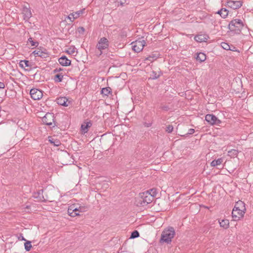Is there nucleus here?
Segmentation results:
<instances>
[{
    "label": "nucleus",
    "instance_id": "36",
    "mask_svg": "<svg viewBox=\"0 0 253 253\" xmlns=\"http://www.w3.org/2000/svg\"><path fill=\"white\" fill-rule=\"evenodd\" d=\"M76 49L74 47L73 48H69V49L67 51V52L70 54H74L75 53L77 52Z\"/></svg>",
    "mask_w": 253,
    "mask_h": 253
},
{
    "label": "nucleus",
    "instance_id": "51",
    "mask_svg": "<svg viewBox=\"0 0 253 253\" xmlns=\"http://www.w3.org/2000/svg\"><path fill=\"white\" fill-rule=\"evenodd\" d=\"M223 112V111H222V113ZM222 115L224 116V117H226V116L225 115V114H223L222 113ZM228 117V115L227 116V117Z\"/></svg>",
    "mask_w": 253,
    "mask_h": 253
},
{
    "label": "nucleus",
    "instance_id": "8",
    "mask_svg": "<svg viewBox=\"0 0 253 253\" xmlns=\"http://www.w3.org/2000/svg\"><path fill=\"white\" fill-rule=\"evenodd\" d=\"M205 120L211 125H218L221 122L214 115L212 114H207L205 117Z\"/></svg>",
    "mask_w": 253,
    "mask_h": 253
},
{
    "label": "nucleus",
    "instance_id": "25",
    "mask_svg": "<svg viewBox=\"0 0 253 253\" xmlns=\"http://www.w3.org/2000/svg\"><path fill=\"white\" fill-rule=\"evenodd\" d=\"M63 79V75L62 73L61 74H57L56 75H55L54 77V81L56 83H59L62 81Z\"/></svg>",
    "mask_w": 253,
    "mask_h": 253
},
{
    "label": "nucleus",
    "instance_id": "50",
    "mask_svg": "<svg viewBox=\"0 0 253 253\" xmlns=\"http://www.w3.org/2000/svg\"><path fill=\"white\" fill-rule=\"evenodd\" d=\"M218 222L219 223V225H220V226L221 227V224H222V223L220 221V219L218 220Z\"/></svg>",
    "mask_w": 253,
    "mask_h": 253
},
{
    "label": "nucleus",
    "instance_id": "7",
    "mask_svg": "<svg viewBox=\"0 0 253 253\" xmlns=\"http://www.w3.org/2000/svg\"><path fill=\"white\" fill-rule=\"evenodd\" d=\"M30 93L31 98L35 100H39L43 95L42 91L37 88L31 89Z\"/></svg>",
    "mask_w": 253,
    "mask_h": 253
},
{
    "label": "nucleus",
    "instance_id": "28",
    "mask_svg": "<svg viewBox=\"0 0 253 253\" xmlns=\"http://www.w3.org/2000/svg\"><path fill=\"white\" fill-rule=\"evenodd\" d=\"M49 141L55 146H58L61 144V142L59 140L55 139L51 137H49Z\"/></svg>",
    "mask_w": 253,
    "mask_h": 253
},
{
    "label": "nucleus",
    "instance_id": "43",
    "mask_svg": "<svg viewBox=\"0 0 253 253\" xmlns=\"http://www.w3.org/2000/svg\"><path fill=\"white\" fill-rule=\"evenodd\" d=\"M117 1L121 5H124V4L126 2V0H117Z\"/></svg>",
    "mask_w": 253,
    "mask_h": 253
},
{
    "label": "nucleus",
    "instance_id": "30",
    "mask_svg": "<svg viewBox=\"0 0 253 253\" xmlns=\"http://www.w3.org/2000/svg\"><path fill=\"white\" fill-rule=\"evenodd\" d=\"M43 191L42 189L39 190L36 193H35V197L39 198L40 200H42L43 199L44 200L42 195Z\"/></svg>",
    "mask_w": 253,
    "mask_h": 253
},
{
    "label": "nucleus",
    "instance_id": "42",
    "mask_svg": "<svg viewBox=\"0 0 253 253\" xmlns=\"http://www.w3.org/2000/svg\"><path fill=\"white\" fill-rule=\"evenodd\" d=\"M74 206H70V207L68 209V213L69 214V215L70 216H71V215H72V214H70V212H72L73 211V210L74 209Z\"/></svg>",
    "mask_w": 253,
    "mask_h": 253
},
{
    "label": "nucleus",
    "instance_id": "21",
    "mask_svg": "<svg viewBox=\"0 0 253 253\" xmlns=\"http://www.w3.org/2000/svg\"><path fill=\"white\" fill-rule=\"evenodd\" d=\"M232 217L234 218V220H238L241 218L243 217L244 215L240 214L239 212H237V211L235 209H233L232 212Z\"/></svg>",
    "mask_w": 253,
    "mask_h": 253
},
{
    "label": "nucleus",
    "instance_id": "10",
    "mask_svg": "<svg viewBox=\"0 0 253 253\" xmlns=\"http://www.w3.org/2000/svg\"><path fill=\"white\" fill-rule=\"evenodd\" d=\"M88 207L87 206H80L79 208H74L73 210V211L72 212H70V214H72L71 216L75 217L77 215H79V213L77 212V211L84 212L86 211Z\"/></svg>",
    "mask_w": 253,
    "mask_h": 253
},
{
    "label": "nucleus",
    "instance_id": "33",
    "mask_svg": "<svg viewBox=\"0 0 253 253\" xmlns=\"http://www.w3.org/2000/svg\"><path fill=\"white\" fill-rule=\"evenodd\" d=\"M229 226V221L228 219H222V228L227 229Z\"/></svg>",
    "mask_w": 253,
    "mask_h": 253
},
{
    "label": "nucleus",
    "instance_id": "15",
    "mask_svg": "<svg viewBox=\"0 0 253 253\" xmlns=\"http://www.w3.org/2000/svg\"><path fill=\"white\" fill-rule=\"evenodd\" d=\"M59 63L63 66H68L71 64V60H69L66 56L63 55L58 59Z\"/></svg>",
    "mask_w": 253,
    "mask_h": 253
},
{
    "label": "nucleus",
    "instance_id": "22",
    "mask_svg": "<svg viewBox=\"0 0 253 253\" xmlns=\"http://www.w3.org/2000/svg\"><path fill=\"white\" fill-rule=\"evenodd\" d=\"M196 58L197 61H199L200 62H202L206 59V56L204 53H197Z\"/></svg>",
    "mask_w": 253,
    "mask_h": 253
},
{
    "label": "nucleus",
    "instance_id": "48",
    "mask_svg": "<svg viewBox=\"0 0 253 253\" xmlns=\"http://www.w3.org/2000/svg\"><path fill=\"white\" fill-rule=\"evenodd\" d=\"M68 19H69L71 21H73V17L71 16V14L68 16Z\"/></svg>",
    "mask_w": 253,
    "mask_h": 253
},
{
    "label": "nucleus",
    "instance_id": "19",
    "mask_svg": "<svg viewBox=\"0 0 253 253\" xmlns=\"http://www.w3.org/2000/svg\"><path fill=\"white\" fill-rule=\"evenodd\" d=\"M208 38V36L207 35L201 34L196 35L194 39L197 42H206Z\"/></svg>",
    "mask_w": 253,
    "mask_h": 253
},
{
    "label": "nucleus",
    "instance_id": "23",
    "mask_svg": "<svg viewBox=\"0 0 253 253\" xmlns=\"http://www.w3.org/2000/svg\"><path fill=\"white\" fill-rule=\"evenodd\" d=\"M101 93L103 95L108 96L109 94H112V89L109 87H104L102 89Z\"/></svg>",
    "mask_w": 253,
    "mask_h": 253
},
{
    "label": "nucleus",
    "instance_id": "32",
    "mask_svg": "<svg viewBox=\"0 0 253 253\" xmlns=\"http://www.w3.org/2000/svg\"><path fill=\"white\" fill-rule=\"evenodd\" d=\"M146 192H148V193L150 194V195H151L153 196V199L154 200V198L155 196H156L157 194V190L155 188L151 189L149 190H147Z\"/></svg>",
    "mask_w": 253,
    "mask_h": 253
},
{
    "label": "nucleus",
    "instance_id": "24",
    "mask_svg": "<svg viewBox=\"0 0 253 253\" xmlns=\"http://www.w3.org/2000/svg\"><path fill=\"white\" fill-rule=\"evenodd\" d=\"M84 10V9H83L82 10H80L76 12H73L72 13H71V16L73 17V19L74 20L79 17L81 14L83 13Z\"/></svg>",
    "mask_w": 253,
    "mask_h": 253
},
{
    "label": "nucleus",
    "instance_id": "47",
    "mask_svg": "<svg viewBox=\"0 0 253 253\" xmlns=\"http://www.w3.org/2000/svg\"><path fill=\"white\" fill-rule=\"evenodd\" d=\"M216 14H218L221 16V8L218 10V11L216 13Z\"/></svg>",
    "mask_w": 253,
    "mask_h": 253
},
{
    "label": "nucleus",
    "instance_id": "6",
    "mask_svg": "<svg viewBox=\"0 0 253 253\" xmlns=\"http://www.w3.org/2000/svg\"><path fill=\"white\" fill-rule=\"evenodd\" d=\"M132 45L133 50L136 52H139L142 50L144 46L145 45L146 42L144 40H137L133 42Z\"/></svg>",
    "mask_w": 253,
    "mask_h": 253
},
{
    "label": "nucleus",
    "instance_id": "52",
    "mask_svg": "<svg viewBox=\"0 0 253 253\" xmlns=\"http://www.w3.org/2000/svg\"><path fill=\"white\" fill-rule=\"evenodd\" d=\"M151 126V124H149L147 125H146L147 126Z\"/></svg>",
    "mask_w": 253,
    "mask_h": 253
},
{
    "label": "nucleus",
    "instance_id": "12",
    "mask_svg": "<svg viewBox=\"0 0 253 253\" xmlns=\"http://www.w3.org/2000/svg\"><path fill=\"white\" fill-rule=\"evenodd\" d=\"M32 53L36 56H39L42 58H46L48 57V54L45 49L42 50L41 49H38L37 50L34 51Z\"/></svg>",
    "mask_w": 253,
    "mask_h": 253
},
{
    "label": "nucleus",
    "instance_id": "13",
    "mask_svg": "<svg viewBox=\"0 0 253 253\" xmlns=\"http://www.w3.org/2000/svg\"><path fill=\"white\" fill-rule=\"evenodd\" d=\"M227 5L228 7L232 8L233 9H236L239 8L242 5V3L241 1H228Z\"/></svg>",
    "mask_w": 253,
    "mask_h": 253
},
{
    "label": "nucleus",
    "instance_id": "39",
    "mask_svg": "<svg viewBox=\"0 0 253 253\" xmlns=\"http://www.w3.org/2000/svg\"><path fill=\"white\" fill-rule=\"evenodd\" d=\"M85 29L83 27H80L78 28L77 31L81 35H83Z\"/></svg>",
    "mask_w": 253,
    "mask_h": 253
},
{
    "label": "nucleus",
    "instance_id": "20",
    "mask_svg": "<svg viewBox=\"0 0 253 253\" xmlns=\"http://www.w3.org/2000/svg\"><path fill=\"white\" fill-rule=\"evenodd\" d=\"M159 56L160 54L159 53H152L151 55L145 58V61H149L151 62H152L156 60L159 57Z\"/></svg>",
    "mask_w": 253,
    "mask_h": 253
},
{
    "label": "nucleus",
    "instance_id": "45",
    "mask_svg": "<svg viewBox=\"0 0 253 253\" xmlns=\"http://www.w3.org/2000/svg\"><path fill=\"white\" fill-rule=\"evenodd\" d=\"M237 211V212H239L240 214H242L243 215H244V214L245 213L246 211H244L243 212L240 211V209H236Z\"/></svg>",
    "mask_w": 253,
    "mask_h": 253
},
{
    "label": "nucleus",
    "instance_id": "2",
    "mask_svg": "<svg viewBox=\"0 0 253 253\" xmlns=\"http://www.w3.org/2000/svg\"><path fill=\"white\" fill-rule=\"evenodd\" d=\"M153 196L148 192L140 193L137 198V206L144 207L153 201Z\"/></svg>",
    "mask_w": 253,
    "mask_h": 253
},
{
    "label": "nucleus",
    "instance_id": "53",
    "mask_svg": "<svg viewBox=\"0 0 253 253\" xmlns=\"http://www.w3.org/2000/svg\"><path fill=\"white\" fill-rule=\"evenodd\" d=\"M226 163H225L224 165L222 166V169H224V167L225 166Z\"/></svg>",
    "mask_w": 253,
    "mask_h": 253
},
{
    "label": "nucleus",
    "instance_id": "4",
    "mask_svg": "<svg viewBox=\"0 0 253 253\" xmlns=\"http://www.w3.org/2000/svg\"><path fill=\"white\" fill-rule=\"evenodd\" d=\"M54 119L55 117L52 113H47L42 117V122L43 124L48 126H51L53 123L54 126H54L56 125Z\"/></svg>",
    "mask_w": 253,
    "mask_h": 253
},
{
    "label": "nucleus",
    "instance_id": "16",
    "mask_svg": "<svg viewBox=\"0 0 253 253\" xmlns=\"http://www.w3.org/2000/svg\"><path fill=\"white\" fill-rule=\"evenodd\" d=\"M92 126V123L90 121L84 122V124H82L81 126V130L82 133L85 134L88 130V128Z\"/></svg>",
    "mask_w": 253,
    "mask_h": 253
},
{
    "label": "nucleus",
    "instance_id": "49",
    "mask_svg": "<svg viewBox=\"0 0 253 253\" xmlns=\"http://www.w3.org/2000/svg\"><path fill=\"white\" fill-rule=\"evenodd\" d=\"M20 236L21 237L22 240L26 241V239L24 238V237L22 235V234H21Z\"/></svg>",
    "mask_w": 253,
    "mask_h": 253
},
{
    "label": "nucleus",
    "instance_id": "37",
    "mask_svg": "<svg viewBox=\"0 0 253 253\" xmlns=\"http://www.w3.org/2000/svg\"><path fill=\"white\" fill-rule=\"evenodd\" d=\"M222 12H225L222 13V18H225L228 14V10L226 8H222Z\"/></svg>",
    "mask_w": 253,
    "mask_h": 253
},
{
    "label": "nucleus",
    "instance_id": "17",
    "mask_svg": "<svg viewBox=\"0 0 253 253\" xmlns=\"http://www.w3.org/2000/svg\"><path fill=\"white\" fill-rule=\"evenodd\" d=\"M222 49H224L226 50H231L233 51H238V50L236 47L233 46V45H229L228 43L222 42Z\"/></svg>",
    "mask_w": 253,
    "mask_h": 253
},
{
    "label": "nucleus",
    "instance_id": "26",
    "mask_svg": "<svg viewBox=\"0 0 253 253\" xmlns=\"http://www.w3.org/2000/svg\"><path fill=\"white\" fill-rule=\"evenodd\" d=\"M220 164H221V158H218L217 160H213L211 163V166L213 167L219 166Z\"/></svg>",
    "mask_w": 253,
    "mask_h": 253
},
{
    "label": "nucleus",
    "instance_id": "3",
    "mask_svg": "<svg viewBox=\"0 0 253 253\" xmlns=\"http://www.w3.org/2000/svg\"><path fill=\"white\" fill-rule=\"evenodd\" d=\"M244 27V24L240 19H234L231 20L228 24V28L231 32L235 34H239Z\"/></svg>",
    "mask_w": 253,
    "mask_h": 253
},
{
    "label": "nucleus",
    "instance_id": "41",
    "mask_svg": "<svg viewBox=\"0 0 253 253\" xmlns=\"http://www.w3.org/2000/svg\"><path fill=\"white\" fill-rule=\"evenodd\" d=\"M195 132V130L193 128H190L188 130V132L185 134L187 136L189 134H192Z\"/></svg>",
    "mask_w": 253,
    "mask_h": 253
},
{
    "label": "nucleus",
    "instance_id": "1",
    "mask_svg": "<svg viewBox=\"0 0 253 253\" xmlns=\"http://www.w3.org/2000/svg\"><path fill=\"white\" fill-rule=\"evenodd\" d=\"M175 234V232L173 227H169L162 232L160 243L170 244L171 242V239L174 237Z\"/></svg>",
    "mask_w": 253,
    "mask_h": 253
},
{
    "label": "nucleus",
    "instance_id": "40",
    "mask_svg": "<svg viewBox=\"0 0 253 253\" xmlns=\"http://www.w3.org/2000/svg\"><path fill=\"white\" fill-rule=\"evenodd\" d=\"M160 108L164 111H168L169 110V107L168 105H163L160 107Z\"/></svg>",
    "mask_w": 253,
    "mask_h": 253
},
{
    "label": "nucleus",
    "instance_id": "31",
    "mask_svg": "<svg viewBox=\"0 0 253 253\" xmlns=\"http://www.w3.org/2000/svg\"><path fill=\"white\" fill-rule=\"evenodd\" d=\"M24 247L26 251H29L32 247L31 242L29 241H26L24 244Z\"/></svg>",
    "mask_w": 253,
    "mask_h": 253
},
{
    "label": "nucleus",
    "instance_id": "14",
    "mask_svg": "<svg viewBox=\"0 0 253 253\" xmlns=\"http://www.w3.org/2000/svg\"><path fill=\"white\" fill-rule=\"evenodd\" d=\"M56 102L58 104L64 106H68L70 103L68 99L65 97H60L56 99Z\"/></svg>",
    "mask_w": 253,
    "mask_h": 253
},
{
    "label": "nucleus",
    "instance_id": "44",
    "mask_svg": "<svg viewBox=\"0 0 253 253\" xmlns=\"http://www.w3.org/2000/svg\"><path fill=\"white\" fill-rule=\"evenodd\" d=\"M63 70V69L61 68H56L54 70H53V73H56V72H60V71H61Z\"/></svg>",
    "mask_w": 253,
    "mask_h": 253
},
{
    "label": "nucleus",
    "instance_id": "18",
    "mask_svg": "<svg viewBox=\"0 0 253 253\" xmlns=\"http://www.w3.org/2000/svg\"><path fill=\"white\" fill-rule=\"evenodd\" d=\"M234 208L235 209H239L243 212L246 211L245 204L240 200L236 203Z\"/></svg>",
    "mask_w": 253,
    "mask_h": 253
},
{
    "label": "nucleus",
    "instance_id": "11",
    "mask_svg": "<svg viewBox=\"0 0 253 253\" xmlns=\"http://www.w3.org/2000/svg\"><path fill=\"white\" fill-rule=\"evenodd\" d=\"M19 66L26 70H30L32 67V63L28 60H21L19 63Z\"/></svg>",
    "mask_w": 253,
    "mask_h": 253
},
{
    "label": "nucleus",
    "instance_id": "5",
    "mask_svg": "<svg viewBox=\"0 0 253 253\" xmlns=\"http://www.w3.org/2000/svg\"><path fill=\"white\" fill-rule=\"evenodd\" d=\"M108 46L109 41L104 37L101 38L96 45V47L100 51V54L102 53V50L107 48Z\"/></svg>",
    "mask_w": 253,
    "mask_h": 253
},
{
    "label": "nucleus",
    "instance_id": "46",
    "mask_svg": "<svg viewBox=\"0 0 253 253\" xmlns=\"http://www.w3.org/2000/svg\"><path fill=\"white\" fill-rule=\"evenodd\" d=\"M5 87L4 84L2 82H0V89L4 88Z\"/></svg>",
    "mask_w": 253,
    "mask_h": 253
},
{
    "label": "nucleus",
    "instance_id": "29",
    "mask_svg": "<svg viewBox=\"0 0 253 253\" xmlns=\"http://www.w3.org/2000/svg\"><path fill=\"white\" fill-rule=\"evenodd\" d=\"M238 151L235 149H232L228 151V155L231 157H235L237 156Z\"/></svg>",
    "mask_w": 253,
    "mask_h": 253
},
{
    "label": "nucleus",
    "instance_id": "34",
    "mask_svg": "<svg viewBox=\"0 0 253 253\" xmlns=\"http://www.w3.org/2000/svg\"><path fill=\"white\" fill-rule=\"evenodd\" d=\"M139 237V233L137 230H134L132 232L130 238L134 239Z\"/></svg>",
    "mask_w": 253,
    "mask_h": 253
},
{
    "label": "nucleus",
    "instance_id": "9",
    "mask_svg": "<svg viewBox=\"0 0 253 253\" xmlns=\"http://www.w3.org/2000/svg\"><path fill=\"white\" fill-rule=\"evenodd\" d=\"M22 14L23 15L24 20L25 21H28L32 17V12L29 7L26 5L23 6L22 8Z\"/></svg>",
    "mask_w": 253,
    "mask_h": 253
},
{
    "label": "nucleus",
    "instance_id": "38",
    "mask_svg": "<svg viewBox=\"0 0 253 253\" xmlns=\"http://www.w3.org/2000/svg\"><path fill=\"white\" fill-rule=\"evenodd\" d=\"M173 129V127L172 125H169L167 126L166 131L168 133H171Z\"/></svg>",
    "mask_w": 253,
    "mask_h": 253
},
{
    "label": "nucleus",
    "instance_id": "27",
    "mask_svg": "<svg viewBox=\"0 0 253 253\" xmlns=\"http://www.w3.org/2000/svg\"><path fill=\"white\" fill-rule=\"evenodd\" d=\"M27 42L28 44H30L31 46L37 47L39 45V42L37 41H33L31 37L28 39Z\"/></svg>",
    "mask_w": 253,
    "mask_h": 253
},
{
    "label": "nucleus",
    "instance_id": "35",
    "mask_svg": "<svg viewBox=\"0 0 253 253\" xmlns=\"http://www.w3.org/2000/svg\"><path fill=\"white\" fill-rule=\"evenodd\" d=\"M160 77V75L158 74L156 71H153L151 75V78L153 80H156Z\"/></svg>",
    "mask_w": 253,
    "mask_h": 253
}]
</instances>
